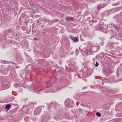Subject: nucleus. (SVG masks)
<instances>
[{"label": "nucleus", "instance_id": "obj_1", "mask_svg": "<svg viewBox=\"0 0 122 122\" xmlns=\"http://www.w3.org/2000/svg\"><path fill=\"white\" fill-rule=\"evenodd\" d=\"M74 19V18L71 17H68L66 18V19L69 21L73 20Z\"/></svg>", "mask_w": 122, "mask_h": 122}, {"label": "nucleus", "instance_id": "obj_2", "mask_svg": "<svg viewBox=\"0 0 122 122\" xmlns=\"http://www.w3.org/2000/svg\"><path fill=\"white\" fill-rule=\"evenodd\" d=\"M70 38L75 42H77L78 41V39L77 37H72Z\"/></svg>", "mask_w": 122, "mask_h": 122}, {"label": "nucleus", "instance_id": "obj_3", "mask_svg": "<svg viewBox=\"0 0 122 122\" xmlns=\"http://www.w3.org/2000/svg\"><path fill=\"white\" fill-rule=\"evenodd\" d=\"M11 106L10 104L7 105L5 107V108L7 110H9Z\"/></svg>", "mask_w": 122, "mask_h": 122}, {"label": "nucleus", "instance_id": "obj_4", "mask_svg": "<svg viewBox=\"0 0 122 122\" xmlns=\"http://www.w3.org/2000/svg\"><path fill=\"white\" fill-rule=\"evenodd\" d=\"M102 6L100 5H98L97 7V9L98 10H100L101 8H102Z\"/></svg>", "mask_w": 122, "mask_h": 122}, {"label": "nucleus", "instance_id": "obj_5", "mask_svg": "<svg viewBox=\"0 0 122 122\" xmlns=\"http://www.w3.org/2000/svg\"><path fill=\"white\" fill-rule=\"evenodd\" d=\"M96 115L98 117H100L101 116V114L100 113L98 112H97L96 113Z\"/></svg>", "mask_w": 122, "mask_h": 122}, {"label": "nucleus", "instance_id": "obj_6", "mask_svg": "<svg viewBox=\"0 0 122 122\" xmlns=\"http://www.w3.org/2000/svg\"><path fill=\"white\" fill-rule=\"evenodd\" d=\"M99 64L97 62H96L95 64V66L97 67L98 65Z\"/></svg>", "mask_w": 122, "mask_h": 122}, {"label": "nucleus", "instance_id": "obj_7", "mask_svg": "<svg viewBox=\"0 0 122 122\" xmlns=\"http://www.w3.org/2000/svg\"><path fill=\"white\" fill-rule=\"evenodd\" d=\"M99 27H100V28H101V29H103V27H102L101 26V25H100L99 26Z\"/></svg>", "mask_w": 122, "mask_h": 122}, {"label": "nucleus", "instance_id": "obj_8", "mask_svg": "<svg viewBox=\"0 0 122 122\" xmlns=\"http://www.w3.org/2000/svg\"><path fill=\"white\" fill-rule=\"evenodd\" d=\"M36 111H35V112H34V114H35V113H36Z\"/></svg>", "mask_w": 122, "mask_h": 122}, {"label": "nucleus", "instance_id": "obj_9", "mask_svg": "<svg viewBox=\"0 0 122 122\" xmlns=\"http://www.w3.org/2000/svg\"><path fill=\"white\" fill-rule=\"evenodd\" d=\"M26 117H25V118L26 119Z\"/></svg>", "mask_w": 122, "mask_h": 122}]
</instances>
